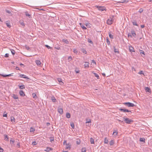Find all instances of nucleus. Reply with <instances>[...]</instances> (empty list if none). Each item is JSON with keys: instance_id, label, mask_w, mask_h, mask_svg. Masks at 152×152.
<instances>
[{"instance_id": "38", "label": "nucleus", "mask_w": 152, "mask_h": 152, "mask_svg": "<svg viewBox=\"0 0 152 152\" xmlns=\"http://www.w3.org/2000/svg\"><path fill=\"white\" fill-rule=\"evenodd\" d=\"M73 52L75 54H77L78 53V51L76 49H74L73 50Z\"/></svg>"}, {"instance_id": "51", "label": "nucleus", "mask_w": 152, "mask_h": 152, "mask_svg": "<svg viewBox=\"0 0 152 152\" xmlns=\"http://www.w3.org/2000/svg\"><path fill=\"white\" fill-rule=\"evenodd\" d=\"M37 143L36 141H34L32 142V144L33 145H35L37 144Z\"/></svg>"}, {"instance_id": "36", "label": "nucleus", "mask_w": 152, "mask_h": 152, "mask_svg": "<svg viewBox=\"0 0 152 152\" xmlns=\"http://www.w3.org/2000/svg\"><path fill=\"white\" fill-rule=\"evenodd\" d=\"M114 50L115 53H119L118 50H117L115 47H114Z\"/></svg>"}, {"instance_id": "14", "label": "nucleus", "mask_w": 152, "mask_h": 152, "mask_svg": "<svg viewBox=\"0 0 152 152\" xmlns=\"http://www.w3.org/2000/svg\"><path fill=\"white\" fill-rule=\"evenodd\" d=\"M58 111L59 113L61 114L63 113V109L61 108H58Z\"/></svg>"}, {"instance_id": "64", "label": "nucleus", "mask_w": 152, "mask_h": 152, "mask_svg": "<svg viewBox=\"0 0 152 152\" xmlns=\"http://www.w3.org/2000/svg\"><path fill=\"white\" fill-rule=\"evenodd\" d=\"M91 122V120L90 119L88 120L86 122V123H90Z\"/></svg>"}, {"instance_id": "8", "label": "nucleus", "mask_w": 152, "mask_h": 152, "mask_svg": "<svg viewBox=\"0 0 152 152\" xmlns=\"http://www.w3.org/2000/svg\"><path fill=\"white\" fill-rule=\"evenodd\" d=\"M13 75V73L9 74L8 75H2L0 74V76H2L3 77H6L12 76Z\"/></svg>"}, {"instance_id": "50", "label": "nucleus", "mask_w": 152, "mask_h": 152, "mask_svg": "<svg viewBox=\"0 0 152 152\" xmlns=\"http://www.w3.org/2000/svg\"><path fill=\"white\" fill-rule=\"evenodd\" d=\"M45 46H46V47L48 49H52V48L50 47V46H49V45H45Z\"/></svg>"}, {"instance_id": "46", "label": "nucleus", "mask_w": 152, "mask_h": 152, "mask_svg": "<svg viewBox=\"0 0 152 152\" xmlns=\"http://www.w3.org/2000/svg\"><path fill=\"white\" fill-rule=\"evenodd\" d=\"M10 143L11 144L15 142V140H10Z\"/></svg>"}, {"instance_id": "1", "label": "nucleus", "mask_w": 152, "mask_h": 152, "mask_svg": "<svg viewBox=\"0 0 152 152\" xmlns=\"http://www.w3.org/2000/svg\"><path fill=\"white\" fill-rule=\"evenodd\" d=\"M114 17L112 16V17H110V19H108L107 21V24L108 25H111L113 22V18Z\"/></svg>"}, {"instance_id": "5", "label": "nucleus", "mask_w": 152, "mask_h": 152, "mask_svg": "<svg viewBox=\"0 0 152 152\" xmlns=\"http://www.w3.org/2000/svg\"><path fill=\"white\" fill-rule=\"evenodd\" d=\"M19 77L21 78H24L27 79H29V78L27 76H26L24 74H19Z\"/></svg>"}, {"instance_id": "41", "label": "nucleus", "mask_w": 152, "mask_h": 152, "mask_svg": "<svg viewBox=\"0 0 152 152\" xmlns=\"http://www.w3.org/2000/svg\"><path fill=\"white\" fill-rule=\"evenodd\" d=\"M34 129L32 127H31L30 129V132H34Z\"/></svg>"}, {"instance_id": "57", "label": "nucleus", "mask_w": 152, "mask_h": 152, "mask_svg": "<svg viewBox=\"0 0 152 152\" xmlns=\"http://www.w3.org/2000/svg\"><path fill=\"white\" fill-rule=\"evenodd\" d=\"M88 42H90V43L91 44H93V42H92V41L90 40V39H88Z\"/></svg>"}, {"instance_id": "61", "label": "nucleus", "mask_w": 152, "mask_h": 152, "mask_svg": "<svg viewBox=\"0 0 152 152\" xmlns=\"http://www.w3.org/2000/svg\"><path fill=\"white\" fill-rule=\"evenodd\" d=\"M3 149L0 147V152H3Z\"/></svg>"}, {"instance_id": "25", "label": "nucleus", "mask_w": 152, "mask_h": 152, "mask_svg": "<svg viewBox=\"0 0 152 152\" xmlns=\"http://www.w3.org/2000/svg\"><path fill=\"white\" fill-rule=\"evenodd\" d=\"M80 25L81 27L83 28L84 29H86V27L84 26L82 24L80 23Z\"/></svg>"}, {"instance_id": "23", "label": "nucleus", "mask_w": 152, "mask_h": 152, "mask_svg": "<svg viewBox=\"0 0 152 152\" xmlns=\"http://www.w3.org/2000/svg\"><path fill=\"white\" fill-rule=\"evenodd\" d=\"M6 24L7 27L9 28H10L11 27V26L10 25V23L9 21H7L6 23Z\"/></svg>"}, {"instance_id": "63", "label": "nucleus", "mask_w": 152, "mask_h": 152, "mask_svg": "<svg viewBox=\"0 0 152 152\" xmlns=\"http://www.w3.org/2000/svg\"><path fill=\"white\" fill-rule=\"evenodd\" d=\"M58 81L59 82H61V83H62V81H61L62 80H61V79H60V78H58Z\"/></svg>"}, {"instance_id": "58", "label": "nucleus", "mask_w": 152, "mask_h": 152, "mask_svg": "<svg viewBox=\"0 0 152 152\" xmlns=\"http://www.w3.org/2000/svg\"><path fill=\"white\" fill-rule=\"evenodd\" d=\"M9 54L8 53H6L5 54V57H9Z\"/></svg>"}, {"instance_id": "32", "label": "nucleus", "mask_w": 152, "mask_h": 152, "mask_svg": "<svg viewBox=\"0 0 152 152\" xmlns=\"http://www.w3.org/2000/svg\"><path fill=\"white\" fill-rule=\"evenodd\" d=\"M140 140L141 142H145V139L143 138H140Z\"/></svg>"}, {"instance_id": "53", "label": "nucleus", "mask_w": 152, "mask_h": 152, "mask_svg": "<svg viewBox=\"0 0 152 152\" xmlns=\"http://www.w3.org/2000/svg\"><path fill=\"white\" fill-rule=\"evenodd\" d=\"M25 48H26L27 50H29L30 49V48L28 46L26 45L25 46Z\"/></svg>"}, {"instance_id": "20", "label": "nucleus", "mask_w": 152, "mask_h": 152, "mask_svg": "<svg viewBox=\"0 0 152 152\" xmlns=\"http://www.w3.org/2000/svg\"><path fill=\"white\" fill-rule=\"evenodd\" d=\"M117 134H118L117 131H116L115 130H114V132H113V134L114 136L116 137V136L117 135Z\"/></svg>"}, {"instance_id": "12", "label": "nucleus", "mask_w": 152, "mask_h": 152, "mask_svg": "<svg viewBox=\"0 0 152 152\" xmlns=\"http://www.w3.org/2000/svg\"><path fill=\"white\" fill-rule=\"evenodd\" d=\"M145 91L146 92H148L149 93L151 92V90L150 88L148 87H145Z\"/></svg>"}, {"instance_id": "3", "label": "nucleus", "mask_w": 152, "mask_h": 152, "mask_svg": "<svg viewBox=\"0 0 152 152\" xmlns=\"http://www.w3.org/2000/svg\"><path fill=\"white\" fill-rule=\"evenodd\" d=\"M124 121L125 123L127 124H130L131 122H133V121L129 119L128 118H123Z\"/></svg>"}, {"instance_id": "2", "label": "nucleus", "mask_w": 152, "mask_h": 152, "mask_svg": "<svg viewBox=\"0 0 152 152\" xmlns=\"http://www.w3.org/2000/svg\"><path fill=\"white\" fill-rule=\"evenodd\" d=\"M124 104L128 107H133L134 106V104L133 103L129 102H125Z\"/></svg>"}, {"instance_id": "37", "label": "nucleus", "mask_w": 152, "mask_h": 152, "mask_svg": "<svg viewBox=\"0 0 152 152\" xmlns=\"http://www.w3.org/2000/svg\"><path fill=\"white\" fill-rule=\"evenodd\" d=\"M25 15L26 16L29 17V18L31 17V15L29 14L28 12H26L25 13Z\"/></svg>"}, {"instance_id": "54", "label": "nucleus", "mask_w": 152, "mask_h": 152, "mask_svg": "<svg viewBox=\"0 0 152 152\" xmlns=\"http://www.w3.org/2000/svg\"><path fill=\"white\" fill-rule=\"evenodd\" d=\"M138 74H143L144 75V73L142 71H140L138 73Z\"/></svg>"}, {"instance_id": "52", "label": "nucleus", "mask_w": 152, "mask_h": 152, "mask_svg": "<svg viewBox=\"0 0 152 152\" xmlns=\"http://www.w3.org/2000/svg\"><path fill=\"white\" fill-rule=\"evenodd\" d=\"M140 54L142 53L143 54H144V55H145V53H144V51L142 50H140Z\"/></svg>"}, {"instance_id": "45", "label": "nucleus", "mask_w": 152, "mask_h": 152, "mask_svg": "<svg viewBox=\"0 0 152 152\" xmlns=\"http://www.w3.org/2000/svg\"><path fill=\"white\" fill-rule=\"evenodd\" d=\"M32 96L34 98H36L37 97L36 95V94L34 93H33L32 94Z\"/></svg>"}, {"instance_id": "24", "label": "nucleus", "mask_w": 152, "mask_h": 152, "mask_svg": "<svg viewBox=\"0 0 152 152\" xmlns=\"http://www.w3.org/2000/svg\"><path fill=\"white\" fill-rule=\"evenodd\" d=\"M129 2V1L127 0H122L121 1H120V2L124 3H128Z\"/></svg>"}, {"instance_id": "10", "label": "nucleus", "mask_w": 152, "mask_h": 152, "mask_svg": "<svg viewBox=\"0 0 152 152\" xmlns=\"http://www.w3.org/2000/svg\"><path fill=\"white\" fill-rule=\"evenodd\" d=\"M35 62L37 66H41V61L39 60H37L35 61Z\"/></svg>"}, {"instance_id": "21", "label": "nucleus", "mask_w": 152, "mask_h": 152, "mask_svg": "<svg viewBox=\"0 0 152 152\" xmlns=\"http://www.w3.org/2000/svg\"><path fill=\"white\" fill-rule=\"evenodd\" d=\"M11 121L12 123H14L15 121V118L13 117H11Z\"/></svg>"}, {"instance_id": "13", "label": "nucleus", "mask_w": 152, "mask_h": 152, "mask_svg": "<svg viewBox=\"0 0 152 152\" xmlns=\"http://www.w3.org/2000/svg\"><path fill=\"white\" fill-rule=\"evenodd\" d=\"M4 140L5 141H9V138L7 136V135L5 134L4 135Z\"/></svg>"}, {"instance_id": "18", "label": "nucleus", "mask_w": 152, "mask_h": 152, "mask_svg": "<svg viewBox=\"0 0 152 152\" xmlns=\"http://www.w3.org/2000/svg\"><path fill=\"white\" fill-rule=\"evenodd\" d=\"M66 146L65 147L66 149H70V145L69 144H66Z\"/></svg>"}, {"instance_id": "19", "label": "nucleus", "mask_w": 152, "mask_h": 152, "mask_svg": "<svg viewBox=\"0 0 152 152\" xmlns=\"http://www.w3.org/2000/svg\"><path fill=\"white\" fill-rule=\"evenodd\" d=\"M19 87V88L21 89H24L25 88V86L23 84H22L21 86L19 85L18 86Z\"/></svg>"}, {"instance_id": "6", "label": "nucleus", "mask_w": 152, "mask_h": 152, "mask_svg": "<svg viewBox=\"0 0 152 152\" xmlns=\"http://www.w3.org/2000/svg\"><path fill=\"white\" fill-rule=\"evenodd\" d=\"M97 8H98L99 10L100 11H103L105 10V8L104 7H100V6H97Z\"/></svg>"}, {"instance_id": "17", "label": "nucleus", "mask_w": 152, "mask_h": 152, "mask_svg": "<svg viewBox=\"0 0 152 152\" xmlns=\"http://www.w3.org/2000/svg\"><path fill=\"white\" fill-rule=\"evenodd\" d=\"M66 117L68 118H70L71 117L70 114L68 113H66Z\"/></svg>"}, {"instance_id": "62", "label": "nucleus", "mask_w": 152, "mask_h": 152, "mask_svg": "<svg viewBox=\"0 0 152 152\" xmlns=\"http://www.w3.org/2000/svg\"><path fill=\"white\" fill-rule=\"evenodd\" d=\"M63 144L64 145H66V144H67L66 141H64Z\"/></svg>"}, {"instance_id": "4", "label": "nucleus", "mask_w": 152, "mask_h": 152, "mask_svg": "<svg viewBox=\"0 0 152 152\" xmlns=\"http://www.w3.org/2000/svg\"><path fill=\"white\" fill-rule=\"evenodd\" d=\"M131 32L132 36V37H134V38L136 37L137 35L135 31L134 30H132L131 31Z\"/></svg>"}, {"instance_id": "30", "label": "nucleus", "mask_w": 152, "mask_h": 152, "mask_svg": "<svg viewBox=\"0 0 152 152\" xmlns=\"http://www.w3.org/2000/svg\"><path fill=\"white\" fill-rule=\"evenodd\" d=\"M62 41L64 42L66 44H68L69 43L68 41L66 39H64L62 40Z\"/></svg>"}, {"instance_id": "7", "label": "nucleus", "mask_w": 152, "mask_h": 152, "mask_svg": "<svg viewBox=\"0 0 152 152\" xmlns=\"http://www.w3.org/2000/svg\"><path fill=\"white\" fill-rule=\"evenodd\" d=\"M129 51L130 52H135V51L134 50V49L132 46L131 45L129 46Z\"/></svg>"}, {"instance_id": "42", "label": "nucleus", "mask_w": 152, "mask_h": 152, "mask_svg": "<svg viewBox=\"0 0 152 152\" xmlns=\"http://www.w3.org/2000/svg\"><path fill=\"white\" fill-rule=\"evenodd\" d=\"M109 37L111 39H113V36L110 33L109 34Z\"/></svg>"}, {"instance_id": "40", "label": "nucleus", "mask_w": 152, "mask_h": 152, "mask_svg": "<svg viewBox=\"0 0 152 152\" xmlns=\"http://www.w3.org/2000/svg\"><path fill=\"white\" fill-rule=\"evenodd\" d=\"M11 51L12 54L14 55L15 54V51L14 50L12 49L11 50Z\"/></svg>"}, {"instance_id": "56", "label": "nucleus", "mask_w": 152, "mask_h": 152, "mask_svg": "<svg viewBox=\"0 0 152 152\" xmlns=\"http://www.w3.org/2000/svg\"><path fill=\"white\" fill-rule=\"evenodd\" d=\"M71 126L74 129L75 127L73 123L71 124Z\"/></svg>"}, {"instance_id": "35", "label": "nucleus", "mask_w": 152, "mask_h": 152, "mask_svg": "<svg viewBox=\"0 0 152 152\" xmlns=\"http://www.w3.org/2000/svg\"><path fill=\"white\" fill-rule=\"evenodd\" d=\"M81 51L83 53H85V54L87 53V51L85 49H82Z\"/></svg>"}, {"instance_id": "16", "label": "nucleus", "mask_w": 152, "mask_h": 152, "mask_svg": "<svg viewBox=\"0 0 152 152\" xmlns=\"http://www.w3.org/2000/svg\"><path fill=\"white\" fill-rule=\"evenodd\" d=\"M84 66L85 68L88 67H89V63L88 62H85V64H84Z\"/></svg>"}, {"instance_id": "22", "label": "nucleus", "mask_w": 152, "mask_h": 152, "mask_svg": "<svg viewBox=\"0 0 152 152\" xmlns=\"http://www.w3.org/2000/svg\"><path fill=\"white\" fill-rule=\"evenodd\" d=\"M12 97L15 99H18V96L15 94H13V95Z\"/></svg>"}, {"instance_id": "48", "label": "nucleus", "mask_w": 152, "mask_h": 152, "mask_svg": "<svg viewBox=\"0 0 152 152\" xmlns=\"http://www.w3.org/2000/svg\"><path fill=\"white\" fill-rule=\"evenodd\" d=\"M143 11V10L142 8H140L139 9V12L140 13H142Z\"/></svg>"}, {"instance_id": "47", "label": "nucleus", "mask_w": 152, "mask_h": 152, "mask_svg": "<svg viewBox=\"0 0 152 152\" xmlns=\"http://www.w3.org/2000/svg\"><path fill=\"white\" fill-rule=\"evenodd\" d=\"M128 37H131V38L132 37V34H131V33H128Z\"/></svg>"}, {"instance_id": "59", "label": "nucleus", "mask_w": 152, "mask_h": 152, "mask_svg": "<svg viewBox=\"0 0 152 152\" xmlns=\"http://www.w3.org/2000/svg\"><path fill=\"white\" fill-rule=\"evenodd\" d=\"M54 139L53 138H50V141L52 142L54 141Z\"/></svg>"}, {"instance_id": "11", "label": "nucleus", "mask_w": 152, "mask_h": 152, "mask_svg": "<svg viewBox=\"0 0 152 152\" xmlns=\"http://www.w3.org/2000/svg\"><path fill=\"white\" fill-rule=\"evenodd\" d=\"M20 95L21 96H25L24 92L22 90H20L19 92Z\"/></svg>"}, {"instance_id": "28", "label": "nucleus", "mask_w": 152, "mask_h": 152, "mask_svg": "<svg viewBox=\"0 0 152 152\" xmlns=\"http://www.w3.org/2000/svg\"><path fill=\"white\" fill-rule=\"evenodd\" d=\"M91 64V65H93V66H94L95 65H96V63L94 60H92V61Z\"/></svg>"}, {"instance_id": "26", "label": "nucleus", "mask_w": 152, "mask_h": 152, "mask_svg": "<svg viewBox=\"0 0 152 152\" xmlns=\"http://www.w3.org/2000/svg\"><path fill=\"white\" fill-rule=\"evenodd\" d=\"M51 99L52 101L53 102H55L56 100V99L53 96L51 97Z\"/></svg>"}, {"instance_id": "49", "label": "nucleus", "mask_w": 152, "mask_h": 152, "mask_svg": "<svg viewBox=\"0 0 152 152\" xmlns=\"http://www.w3.org/2000/svg\"><path fill=\"white\" fill-rule=\"evenodd\" d=\"M76 144L77 145H79L80 143V140H77L76 142Z\"/></svg>"}, {"instance_id": "33", "label": "nucleus", "mask_w": 152, "mask_h": 152, "mask_svg": "<svg viewBox=\"0 0 152 152\" xmlns=\"http://www.w3.org/2000/svg\"><path fill=\"white\" fill-rule=\"evenodd\" d=\"M94 76L96 77L98 79H99V75L97 73L94 72Z\"/></svg>"}, {"instance_id": "31", "label": "nucleus", "mask_w": 152, "mask_h": 152, "mask_svg": "<svg viewBox=\"0 0 152 152\" xmlns=\"http://www.w3.org/2000/svg\"><path fill=\"white\" fill-rule=\"evenodd\" d=\"M104 143L107 144L108 142V140L107 139V138L105 137L104 138Z\"/></svg>"}, {"instance_id": "44", "label": "nucleus", "mask_w": 152, "mask_h": 152, "mask_svg": "<svg viewBox=\"0 0 152 152\" xmlns=\"http://www.w3.org/2000/svg\"><path fill=\"white\" fill-rule=\"evenodd\" d=\"M72 59V57L71 56H69L68 58V60L69 61H71Z\"/></svg>"}, {"instance_id": "34", "label": "nucleus", "mask_w": 152, "mask_h": 152, "mask_svg": "<svg viewBox=\"0 0 152 152\" xmlns=\"http://www.w3.org/2000/svg\"><path fill=\"white\" fill-rule=\"evenodd\" d=\"M86 148H83L81 149V152H86Z\"/></svg>"}, {"instance_id": "27", "label": "nucleus", "mask_w": 152, "mask_h": 152, "mask_svg": "<svg viewBox=\"0 0 152 152\" xmlns=\"http://www.w3.org/2000/svg\"><path fill=\"white\" fill-rule=\"evenodd\" d=\"M114 143V141L113 140H111L109 143L110 145H113Z\"/></svg>"}, {"instance_id": "29", "label": "nucleus", "mask_w": 152, "mask_h": 152, "mask_svg": "<svg viewBox=\"0 0 152 152\" xmlns=\"http://www.w3.org/2000/svg\"><path fill=\"white\" fill-rule=\"evenodd\" d=\"M90 142L91 144H94V140L92 138H90Z\"/></svg>"}, {"instance_id": "39", "label": "nucleus", "mask_w": 152, "mask_h": 152, "mask_svg": "<svg viewBox=\"0 0 152 152\" xmlns=\"http://www.w3.org/2000/svg\"><path fill=\"white\" fill-rule=\"evenodd\" d=\"M119 110H120V111L123 112H126V109L120 108L119 109Z\"/></svg>"}, {"instance_id": "60", "label": "nucleus", "mask_w": 152, "mask_h": 152, "mask_svg": "<svg viewBox=\"0 0 152 152\" xmlns=\"http://www.w3.org/2000/svg\"><path fill=\"white\" fill-rule=\"evenodd\" d=\"M5 11L6 12L9 13V14L11 13L10 11L9 10H6Z\"/></svg>"}, {"instance_id": "15", "label": "nucleus", "mask_w": 152, "mask_h": 152, "mask_svg": "<svg viewBox=\"0 0 152 152\" xmlns=\"http://www.w3.org/2000/svg\"><path fill=\"white\" fill-rule=\"evenodd\" d=\"M132 22L133 25L134 26H138V25L137 24V22L135 20H134L133 21H132Z\"/></svg>"}, {"instance_id": "55", "label": "nucleus", "mask_w": 152, "mask_h": 152, "mask_svg": "<svg viewBox=\"0 0 152 152\" xmlns=\"http://www.w3.org/2000/svg\"><path fill=\"white\" fill-rule=\"evenodd\" d=\"M20 24H21V25H22V26H25V24H24V22H20Z\"/></svg>"}, {"instance_id": "43", "label": "nucleus", "mask_w": 152, "mask_h": 152, "mask_svg": "<svg viewBox=\"0 0 152 152\" xmlns=\"http://www.w3.org/2000/svg\"><path fill=\"white\" fill-rule=\"evenodd\" d=\"M106 42L107 43L108 45H109L110 44V41H109V39H106Z\"/></svg>"}, {"instance_id": "9", "label": "nucleus", "mask_w": 152, "mask_h": 152, "mask_svg": "<svg viewBox=\"0 0 152 152\" xmlns=\"http://www.w3.org/2000/svg\"><path fill=\"white\" fill-rule=\"evenodd\" d=\"M53 150V148H51L50 147H47L46 149L45 150V151L47 152H49L50 151H52Z\"/></svg>"}]
</instances>
